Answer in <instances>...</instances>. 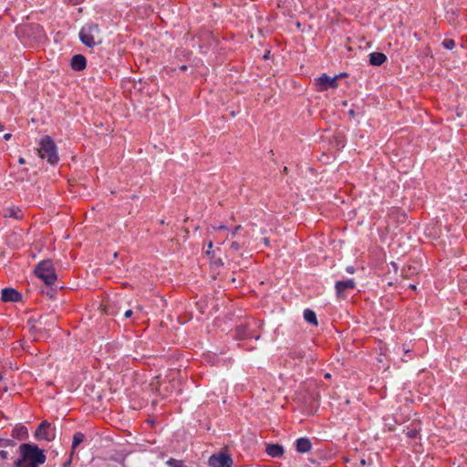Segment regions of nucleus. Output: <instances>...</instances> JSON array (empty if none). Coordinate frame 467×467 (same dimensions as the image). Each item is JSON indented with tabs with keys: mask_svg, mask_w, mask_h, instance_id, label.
Masks as SVG:
<instances>
[{
	"mask_svg": "<svg viewBox=\"0 0 467 467\" xmlns=\"http://www.w3.org/2000/svg\"><path fill=\"white\" fill-rule=\"evenodd\" d=\"M15 445L11 444L8 449H0V460L4 462L9 459H13L15 455Z\"/></svg>",
	"mask_w": 467,
	"mask_h": 467,
	"instance_id": "4468645a",
	"label": "nucleus"
},
{
	"mask_svg": "<svg viewBox=\"0 0 467 467\" xmlns=\"http://www.w3.org/2000/svg\"><path fill=\"white\" fill-rule=\"evenodd\" d=\"M316 84L319 91H325L328 88H336L337 87V76L329 77L326 74L316 79Z\"/></svg>",
	"mask_w": 467,
	"mask_h": 467,
	"instance_id": "423d86ee",
	"label": "nucleus"
},
{
	"mask_svg": "<svg viewBox=\"0 0 467 467\" xmlns=\"http://www.w3.org/2000/svg\"><path fill=\"white\" fill-rule=\"evenodd\" d=\"M442 46L446 48V49H452L454 47H455V42L453 39H444L443 42H442Z\"/></svg>",
	"mask_w": 467,
	"mask_h": 467,
	"instance_id": "a211bd4d",
	"label": "nucleus"
},
{
	"mask_svg": "<svg viewBox=\"0 0 467 467\" xmlns=\"http://www.w3.org/2000/svg\"><path fill=\"white\" fill-rule=\"evenodd\" d=\"M265 451L269 456L278 458L284 454V448L279 444H268Z\"/></svg>",
	"mask_w": 467,
	"mask_h": 467,
	"instance_id": "f8f14e48",
	"label": "nucleus"
},
{
	"mask_svg": "<svg viewBox=\"0 0 467 467\" xmlns=\"http://www.w3.org/2000/svg\"><path fill=\"white\" fill-rule=\"evenodd\" d=\"M181 68H182V70H184V69H186V66H182V67H181Z\"/></svg>",
	"mask_w": 467,
	"mask_h": 467,
	"instance_id": "c9c22d12",
	"label": "nucleus"
},
{
	"mask_svg": "<svg viewBox=\"0 0 467 467\" xmlns=\"http://www.w3.org/2000/svg\"><path fill=\"white\" fill-rule=\"evenodd\" d=\"M87 60L86 57L82 55H75L71 59V67L74 70H83L86 67Z\"/></svg>",
	"mask_w": 467,
	"mask_h": 467,
	"instance_id": "9b49d317",
	"label": "nucleus"
},
{
	"mask_svg": "<svg viewBox=\"0 0 467 467\" xmlns=\"http://www.w3.org/2000/svg\"><path fill=\"white\" fill-rule=\"evenodd\" d=\"M167 463L170 467H182V462L174 459H170Z\"/></svg>",
	"mask_w": 467,
	"mask_h": 467,
	"instance_id": "412c9836",
	"label": "nucleus"
},
{
	"mask_svg": "<svg viewBox=\"0 0 467 467\" xmlns=\"http://www.w3.org/2000/svg\"><path fill=\"white\" fill-rule=\"evenodd\" d=\"M2 379V376L0 375V380Z\"/></svg>",
	"mask_w": 467,
	"mask_h": 467,
	"instance_id": "ea45409f",
	"label": "nucleus"
},
{
	"mask_svg": "<svg viewBox=\"0 0 467 467\" xmlns=\"http://www.w3.org/2000/svg\"><path fill=\"white\" fill-rule=\"evenodd\" d=\"M19 453L20 457L14 461L15 467H39L47 459L44 451L33 443H22Z\"/></svg>",
	"mask_w": 467,
	"mask_h": 467,
	"instance_id": "f257e3e1",
	"label": "nucleus"
},
{
	"mask_svg": "<svg viewBox=\"0 0 467 467\" xmlns=\"http://www.w3.org/2000/svg\"><path fill=\"white\" fill-rule=\"evenodd\" d=\"M387 60V57L380 52L369 54V63L373 66H381Z\"/></svg>",
	"mask_w": 467,
	"mask_h": 467,
	"instance_id": "ddd939ff",
	"label": "nucleus"
},
{
	"mask_svg": "<svg viewBox=\"0 0 467 467\" xmlns=\"http://www.w3.org/2000/svg\"><path fill=\"white\" fill-rule=\"evenodd\" d=\"M325 378H327V379L330 378V374H328V373H327V374H326V375H325Z\"/></svg>",
	"mask_w": 467,
	"mask_h": 467,
	"instance_id": "f704fd0d",
	"label": "nucleus"
},
{
	"mask_svg": "<svg viewBox=\"0 0 467 467\" xmlns=\"http://www.w3.org/2000/svg\"><path fill=\"white\" fill-rule=\"evenodd\" d=\"M211 467H232L233 460L225 453L213 454L209 458Z\"/></svg>",
	"mask_w": 467,
	"mask_h": 467,
	"instance_id": "0eeeda50",
	"label": "nucleus"
},
{
	"mask_svg": "<svg viewBox=\"0 0 467 467\" xmlns=\"http://www.w3.org/2000/svg\"><path fill=\"white\" fill-rule=\"evenodd\" d=\"M213 247V242L210 241L209 244H208V248L211 249Z\"/></svg>",
	"mask_w": 467,
	"mask_h": 467,
	"instance_id": "7c9ffc66",
	"label": "nucleus"
},
{
	"mask_svg": "<svg viewBox=\"0 0 467 467\" xmlns=\"http://www.w3.org/2000/svg\"><path fill=\"white\" fill-rule=\"evenodd\" d=\"M18 162H19V164H25V163H26V161H25V159H24L23 157H20V158L18 159Z\"/></svg>",
	"mask_w": 467,
	"mask_h": 467,
	"instance_id": "cd10ccee",
	"label": "nucleus"
},
{
	"mask_svg": "<svg viewBox=\"0 0 467 467\" xmlns=\"http://www.w3.org/2000/svg\"><path fill=\"white\" fill-rule=\"evenodd\" d=\"M264 241H265V244H268V239L267 238H265Z\"/></svg>",
	"mask_w": 467,
	"mask_h": 467,
	"instance_id": "e433bc0d",
	"label": "nucleus"
},
{
	"mask_svg": "<svg viewBox=\"0 0 467 467\" xmlns=\"http://www.w3.org/2000/svg\"><path fill=\"white\" fill-rule=\"evenodd\" d=\"M137 310H138L139 312H140V311L142 310V307H141L140 306H137Z\"/></svg>",
	"mask_w": 467,
	"mask_h": 467,
	"instance_id": "473e14b6",
	"label": "nucleus"
},
{
	"mask_svg": "<svg viewBox=\"0 0 467 467\" xmlns=\"http://www.w3.org/2000/svg\"><path fill=\"white\" fill-rule=\"evenodd\" d=\"M5 217L14 218V219H21L22 218V211L17 207H9L5 211Z\"/></svg>",
	"mask_w": 467,
	"mask_h": 467,
	"instance_id": "2eb2a0df",
	"label": "nucleus"
},
{
	"mask_svg": "<svg viewBox=\"0 0 467 467\" xmlns=\"http://www.w3.org/2000/svg\"><path fill=\"white\" fill-rule=\"evenodd\" d=\"M336 291L337 295L339 297H345L344 293L347 290H352L355 288V282L352 279L344 280V281H337L336 283Z\"/></svg>",
	"mask_w": 467,
	"mask_h": 467,
	"instance_id": "6e6552de",
	"label": "nucleus"
},
{
	"mask_svg": "<svg viewBox=\"0 0 467 467\" xmlns=\"http://www.w3.org/2000/svg\"><path fill=\"white\" fill-rule=\"evenodd\" d=\"M10 138H11V134L10 133H6V134L4 135V139L6 140H9Z\"/></svg>",
	"mask_w": 467,
	"mask_h": 467,
	"instance_id": "c85d7f7f",
	"label": "nucleus"
},
{
	"mask_svg": "<svg viewBox=\"0 0 467 467\" xmlns=\"http://www.w3.org/2000/svg\"><path fill=\"white\" fill-rule=\"evenodd\" d=\"M19 434H23V435H26L27 433V431L26 429V427H20L19 431H18Z\"/></svg>",
	"mask_w": 467,
	"mask_h": 467,
	"instance_id": "393cba45",
	"label": "nucleus"
},
{
	"mask_svg": "<svg viewBox=\"0 0 467 467\" xmlns=\"http://www.w3.org/2000/svg\"><path fill=\"white\" fill-rule=\"evenodd\" d=\"M21 298V295L13 288H4L2 290V300L5 302H17Z\"/></svg>",
	"mask_w": 467,
	"mask_h": 467,
	"instance_id": "9d476101",
	"label": "nucleus"
},
{
	"mask_svg": "<svg viewBox=\"0 0 467 467\" xmlns=\"http://www.w3.org/2000/svg\"><path fill=\"white\" fill-rule=\"evenodd\" d=\"M84 440L85 435L82 432H77L74 434L71 447V456H73L75 450L80 443L84 441Z\"/></svg>",
	"mask_w": 467,
	"mask_h": 467,
	"instance_id": "dca6fc26",
	"label": "nucleus"
},
{
	"mask_svg": "<svg viewBox=\"0 0 467 467\" xmlns=\"http://www.w3.org/2000/svg\"><path fill=\"white\" fill-rule=\"evenodd\" d=\"M411 289L415 290L416 289V285H409Z\"/></svg>",
	"mask_w": 467,
	"mask_h": 467,
	"instance_id": "2f4dec72",
	"label": "nucleus"
},
{
	"mask_svg": "<svg viewBox=\"0 0 467 467\" xmlns=\"http://www.w3.org/2000/svg\"><path fill=\"white\" fill-rule=\"evenodd\" d=\"M132 315H133V311H132V310H130V309L127 310V311L124 313V317H125L126 318H130V317H132Z\"/></svg>",
	"mask_w": 467,
	"mask_h": 467,
	"instance_id": "5701e85b",
	"label": "nucleus"
},
{
	"mask_svg": "<svg viewBox=\"0 0 467 467\" xmlns=\"http://www.w3.org/2000/svg\"><path fill=\"white\" fill-rule=\"evenodd\" d=\"M346 270L349 274H353L355 272V268L353 266H348Z\"/></svg>",
	"mask_w": 467,
	"mask_h": 467,
	"instance_id": "bb28decb",
	"label": "nucleus"
},
{
	"mask_svg": "<svg viewBox=\"0 0 467 467\" xmlns=\"http://www.w3.org/2000/svg\"><path fill=\"white\" fill-rule=\"evenodd\" d=\"M35 437L38 441H51L56 437L55 428L51 427L50 423L44 420L38 425L35 432Z\"/></svg>",
	"mask_w": 467,
	"mask_h": 467,
	"instance_id": "39448f33",
	"label": "nucleus"
},
{
	"mask_svg": "<svg viewBox=\"0 0 467 467\" xmlns=\"http://www.w3.org/2000/svg\"><path fill=\"white\" fill-rule=\"evenodd\" d=\"M11 444H15V442L11 440L0 439V449H8Z\"/></svg>",
	"mask_w": 467,
	"mask_h": 467,
	"instance_id": "aec40b11",
	"label": "nucleus"
},
{
	"mask_svg": "<svg viewBox=\"0 0 467 467\" xmlns=\"http://www.w3.org/2000/svg\"><path fill=\"white\" fill-rule=\"evenodd\" d=\"M71 459H72V456L70 455V458L68 459V461H67L66 462L63 463V467H68L71 464Z\"/></svg>",
	"mask_w": 467,
	"mask_h": 467,
	"instance_id": "a878e982",
	"label": "nucleus"
},
{
	"mask_svg": "<svg viewBox=\"0 0 467 467\" xmlns=\"http://www.w3.org/2000/svg\"><path fill=\"white\" fill-rule=\"evenodd\" d=\"M304 318L306 322L310 324L317 325L316 313L311 309H306L304 311Z\"/></svg>",
	"mask_w": 467,
	"mask_h": 467,
	"instance_id": "f3484780",
	"label": "nucleus"
},
{
	"mask_svg": "<svg viewBox=\"0 0 467 467\" xmlns=\"http://www.w3.org/2000/svg\"><path fill=\"white\" fill-rule=\"evenodd\" d=\"M3 129V125L0 123V130H2Z\"/></svg>",
	"mask_w": 467,
	"mask_h": 467,
	"instance_id": "58836bf2",
	"label": "nucleus"
},
{
	"mask_svg": "<svg viewBox=\"0 0 467 467\" xmlns=\"http://www.w3.org/2000/svg\"><path fill=\"white\" fill-rule=\"evenodd\" d=\"M35 274L47 285L54 284L57 278L52 262L49 260L40 262L35 268Z\"/></svg>",
	"mask_w": 467,
	"mask_h": 467,
	"instance_id": "20e7f679",
	"label": "nucleus"
},
{
	"mask_svg": "<svg viewBox=\"0 0 467 467\" xmlns=\"http://www.w3.org/2000/svg\"><path fill=\"white\" fill-rule=\"evenodd\" d=\"M405 353H408L410 350L409 349H403Z\"/></svg>",
	"mask_w": 467,
	"mask_h": 467,
	"instance_id": "4c0bfd02",
	"label": "nucleus"
},
{
	"mask_svg": "<svg viewBox=\"0 0 467 467\" xmlns=\"http://www.w3.org/2000/svg\"><path fill=\"white\" fill-rule=\"evenodd\" d=\"M241 229V225H237L234 231L232 232V236H235L238 233V231Z\"/></svg>",
	"mask_w": 467,
	"mask_h": 467,
	"instance_id": "b1692460",
	"label": "nucleus"
},
{
	"mask_svg": "<svg viewBox=\"0 0 467 467\" xmlns=\"http://www.w3.org/2000/svg\"><path fill=\"white\" fill-rule=\"evenodd\" d=\"M240 247H241V246H240V244H239L237 242H234V243H232V244H231V249H232L233 251H235V252L239 251V250H240Z\"/></svg>",
	"mask_w": 467,
	"mask_h": 467,
	"instance_id": "4be33fe9",
	"label": "nucleus"
},
{
	"mask_svg": "<svg viewBox=\"0 0 467 467\" xmlns=\"http://www.w3.org/2000/svg\"><path fill=\"white\" fill-rule=\"evenodd\" d=\"M419 435V431L417 429H410L406 431V436L410 439H416Z\"/></svg>",
	"mask_w": 467,
	"mask_h": 467,
	"instance_id": "6ab92c4d",
	"label": "nucleus"
},
{
	"mask_svg": "<svg viewBox=\"0 0 467 467\" xmlns=\"http://www.w3.org/2000/svg\"><path fill=\"white\" fill-rule=\"evenodd\" d=\"M296 450L299 453H306L312 450V442L306 437L299 438L296 441Z\"/></svg>",
	"mask_w": 467,
	"mask_h": 467,
	"instance_id": "1a4fd4ad",
	"label": "nucleus"
},
{
	"mask_svg": "<svg viewBox=\"0 0 467 467\" xmlns=\"http://www.w3.org/2000/svg\"><path fill=\"white\" fill-rule=\"evenodd\" d=\"M216 229H218V230H225V229H226V226H224V225H220V226H218Z\"/></svg>",
	"mask_w": 467,
	"mask_h": 467,
	"instance_id": "c756f323",
	"label": "nucleus"
},
{
	"mask_svg": "<svg viewBox=\"0 0 467 467\" xmlns=\"http://www.w3.org/2000/svg\"><path fill=\"white\" fill-rule=\"evenodd\" d=\"M360 463H361L362 465H365V463H366L365 460H361Z\"/></svg>",
	"mask_w": 467,
	"mask_h": 467,
	"instance_id": "72a5a7b5",
	"label": "nucleus"
},
{
	"mask_svg": "<svg viewBox=\"0 0 467 467\" xmlns=\"http://www.w3.org/2000/svg\"><path fill=\"white\" fill-rule=\"evenodd\" d=\"M38 152L39 156L42 159H46L50 164H55L58 161L55 142L48 136H46L41 140Z\"/></svg>",
	"mask_w": 467,
	"mask_h": 467,
	"instance_id": "7ed1b4c3",
	"label": "nucleus"
},
{
	"mask_svg": "<svg viewBox=\"0 0 467 467\" xmlns=\"http://www.w3.org/2000/svg\"><path fill=\"white\" fill-rule=\"evenodd\" d=\"M80 41L88 47H93L102 43L100 29L97 24H87L79 32Z\"/></svg>",
	"mask_w": 467,
	"mask_h": 467,
	"instance_id": "f03ea898",
	"label": "nucleus"
}]
</instances>
